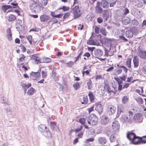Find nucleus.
<instances>
[{"label": "nucleus", "instance_id": "9b49d317", "mask_svg": "<svg viewBox=\"0 0 146 146\" xmlns=\"http://www.w3.org/2000/svg\"><path fill=\"white\" fill-rule=\"evenodd\" d=\"M138 56L142 59H146V51L140 50L137 53Z\"/></svg>", "mask_w": 146, "mask_h": 146}, {"label": "nucleus", "instance_id": "e433bc0d", "mask_svg": "<svg viewBox=\"0 0 146 146\" xmlns=\"http://www.w3.org/2000/svg\"><path fill=\"white\" fill-rule=\"evenodd\" d=\"M78 125L76 129H74L76 132H78L81 131L83 128V126L80 124H77Z\"/></svg>", "mask_w": 146, "mask_h": 146}, {"label": "nucleus", "instance_id": "5701e85b", "mask_svg": "<svg viewBox=\"0 0 146 146\" xmlns=\"http://www.w3.org/2000/svg\"><path fill=\"white\" fill-rule=\"evenodd\" d=\"M73 14L74 19H76L81 15V11H73Z\"/></svg>", "mask_w": 146, "mask_h": 146}, {"label": "nucleus", "instance_id": "0e129e2a", "mask_svg": "<svg viewBox=\"0 0 146 146\" xmlns=\"http://www.w3.org/2000/svg\"><path fill=\"white\" fill-rule=\"evenodd\" d=\"M122 101L124 104H125L128 101L127 97L126 96H124L122 99Z\"/></svg>", "mask_w": 146, "mask_h": 146}, {"label": "nucleus", "instance_id": "e2e57ef3", "mask_svg": "<svg viewBox=\"0 0 146 146\" xmlns=\"http://www.w3.org/2000/svg\"><path fill=\"white\" fill-rule=\"evenodd\" d=\"M97 21L99 23H101L103 22V19L101 17H99L97 18Z\"/></svg>", "mask_w": 146, "mask_h": 146}, {"label": "nucleus", "instance_id": "8fccbe9b", "mask_svg": "<svg viewBox=\"0 0 146 146\" xmlns=\"http://www.w3.org/2000/svg\"><path fill=\"white\" fill-rule=\"evenodd\" d=\"M27 39L29 41V43L31 44H32V36L31 35H29L27 37Z\"/></svg>", "mask_w": 146, "mask_h": 146}, {"label": "nucleus", "instance_id": "bb28decb", "mask_svg": "<svg viewBox=\"0 0 146 146\" xmlns=\"http://www.w3.org/2000/svg\"><path fill=\"white\" fill-rule=\"evenodd\" d=\"M35 92V89L32 87L30 88L28 90L27 94L29 96L33 95Z\"/></svg>", "mask_w": 146, "mask_h": 146}, {"label": "nucleus", "instance_id": "423d86ee", "mask_svg": "<svg viewBox=\"0 0 146 146\" xmlns=\"http://www.w3.org/2000/svg\"><path fill=\"white\" fill-rule=\"evenodd\" d=\"M95 36V35L94 33H92L91 37L87 41V44L90 45H95L96 42L94 40H92L93 38H94Z\"/></svg>", "mask_w": 146, "mask_h": 146}, {"label": "nucleus", "instance_id": "7c9ffc66", "mask_svg": "<svg viewBox=\"0 0 146 146\" xmlns=\"http://www.w3.org/2000/svg\"><path fill=\"white\" fill-rule=\"evenodd\" d=\"M1 7L2 10L5 12L7 9L11 8L12 6L10 5H3Z\"/></svg>", "mask_w": 146, "mask_h": 146}, {"label": "nucleus", "instance_id": "aec40b11", "mask_svg": "<svg viewBox=\"0 0 146 146\" xmlns=\"http://www.w3.org/2000/svg\"><path fill=\"white\" fill-rule=\"evenodd\" d=\"M133 33L132 30L127 31L125 33L126 36L130 38H131L133 37Z\"/></svg>", "mask_w": 146, "mask_h": 146}, {"label": "nucleus", "instance_id": "ddd939ff", "mask_svg": "<svg viewBox=\"0 0 146 146\" xmlns=\"http://www.w3.org/2000/svg\"><path fill=\"white\" fill-rule=\"evenodd\" d=\"M100 5L104 9H107L109 7L108 2L106 0H102L100 2Z\"/></svg>", "mask_w": 146, "mask_h": 146}, {"label": "nucleus", "instance_id": "6e6d98bb", "mask_svg": "<svg viewBox=\"0 0 146 146\" xmlns=\"http://www.w3.org/2000/svg\"><path fill=\"white\" fill-rule=\"evenodd\" d=\"M72 9L73 11H80L79 9V7L78 5H76Z\"/></svg>", "mask_w": 146, "mask_h": 146}, {"label": "nucleus", "instance_id": "473e14b6", "mask_svg": "<svg viewBox=\"0 0 146 146\" xmlns=\"http://www.w3.org/2000/svg\"><path fill=\"white\" fill-rule=\"evenodd\" d=\"M121 120L122 122H124L126 121H128L129 120L128 118V117L126 116L125 115H123L121 118Z\"/></svg>", "mask_w": 146, "mask_h": 146}, {"label": "nucleus", "instance_id": "393cba45", "mask_svg": "<svg viewBox=\"0 0 146 146\" xmlns=\"http://www.w3.org/2000/svg\"><path fill=\"white\" fill-rule=\"evenodd\" d=\"M50 124V127L53 130H55L56 128L58 127L56 125V122H51Z\"/></svg>", "mask_w": 146, "mask_h": 146}, {"label": "nucleus", "instance_id": "2f4dec72", "mask_svg": "<svg viewBox=\"0 0 146 146\" xmlns=\"http://www.w3.org/2000/svg\"><path fill=\"white\" fill-rule=\"evenodd\" d=\"M73 87L75 90H77L78 89L80 88V84L79 83L76 82L73 85Z\"/></svg>", "mask_w": 146, "mask_h": 146}, {"label": "nucleus", "instance_id": "de8ad7c7", "mask_svg": "<svg viewBox=\"0 0 146 146\" xmlns=\"http://www.w3.org/2000/svg\"><path fill=\"white\" fill-rule=\"evenodd\" d=\"M74 64V63L73 61H70L66 63V66L68 67H71Z\"/></svg>", "mask_w": 146, "mask_h": 146}, {"label": "nucleus", "instance_id": "49530a36", "mask_svg": "<svg viewBox=\"0 0 146 146\" xmlns=\"http://www.w3.org/2000/svg\"><path fill=\"white\" fill-rule=\"evenodd\" d=\"M86 119L85 118H81L79 119V122L82 125H85L86 123Z\"/></svg>", "mask_w": 146, "mask_h": 146}, {"label": "nucleus", "instance_id": "a878e982", "mask_svg": "<svg viewBox=\"0 0 146 146\" xmlns=\"http://www.w3.org/2000/svg\"><path fill=\"white\" fill-rule=\"evenodd\" d=\"M98 142L100 144H105L107 142V140L105 137H101L98 139Z\"/></svg>", "mask_w": 146, "mask_h": 146}, {"label": "nucleus", "instance_id": "39448f33", "mask_svg": "<svg viewBox=\"0 0 146 146\" xmlns=\"http://www.w3.org/2000/svg\"><path fill=\"white\" fill-rule=\"evenodd\" d=\"M19 62L17 63V65L18 67H20L22 65L24 64L23 63H21V62L24 61L25 58H26V56L23 54H21L19 55Z\"/></svg>", "mask_w": 146, "mask_h": 146}, {"label": "nucleus", "instance_id": "338daca9", "mask_svg": "<svg viewBox=\"0 0 146 146\" xmlns=\"http://www.w3.org/2000/svg\"><path fill=\"white\" fill-rule=\"evenodd\" d=\"M142 71L144 74H146V66L143 67L142 69Z\"/></svg>", "mask_w": 146, "mask_h": 146}, {"label": "nucleus", "instance_id": "4c0bfd02", "mask_svg": "<svg viewBox=\"0 0 146 146\" xmlns=\"http://www.w3.org/2000/svg\"><path fill=\"white\" fill-rule=\"evenodd\" d=\"M105 43L107 45L111 44V40L110 39L105 38L104 39Z\"/></svg>", "mask_w": 146, "mask_h": 146}, {"label": "nucleus", "instance_id": "4be33fe9", "mask_svg": "<svg viewBox=\"0 0 146 146\" xmlns=\"http://www.w3.org/2000/svg\"><path fill=\"white\" fill-rule=\"evenodd\" d=\"M126 78L125 76L123 75V76L120 77L119 78V84L123 83V81H125ZM122 86L119 84V90H121L122 88Z\"/></svg>", "mask_w": 146, "mask_h": 146}, {"label": "nucleus", "instance_id": "f704fd0d", "mask_svg": "<svg viewBox=\"0 0 146 146\" xmlns=\"http://www.w3.org/2000/svg\"><path fill=\"white\" fill-rule=\"evenodd\" d=\"M89 81L87 83L88 89L89 90H91L92 86V83L90 78L89 79Z\"/></svg>", "mask_w": 146, "mask_h": 146}, {"label": "nucleus", "instance_id": "9d476101", "mask_svg": "<svg viewBox=\"0 0 146 146\" xmlns=\"http://www.w3.org/2000/svg\"><path fill=\"white\" fill-rule=\"evenodd\" d=\"M40 19L41 22H46L50 19V17L48 15H42L40 16Z\"/></svg>", "mask_w": 146, "mask_h": 146}, {"label": "nucleus", "instance_id": "c85d7f7f", "mask_svg": "<svg viewBox=\"0 0 146 146\" xmlns=\"http://www.w3.org/2000/svg\"><path fill=\"white\" fill-rule=\"evenodd\" d=\"M46 128V126L45 125L41 124L38 127L39 130L41 132H44Z\"/></svg>", "mask_w": 146, "mask_h": 146}, {"label": "nucleus", "instance_id": "cd10ccee", "mask_svg": "<svg viewBox=\"0 0 146 146\" xmlns=\"http://www.w3.org/2000/svg\"><path fill=\"white\" fill-rule=\"evenodd\" d=\"M133 62L134 66L135 67H137L139 65V62L138 59L137 58L136 56H134L133 59Z\"/></svg>", "mask_w": 146, "mask_h": 146}, {"label": "nucleus", "instance_id": "1a4fd4ad", "mask_svg": "<svg viewBox=\"0 0 146 146\" xmlns=\"http://www.w3.org/2000/svg\"><path fill=\"white\" fill-rule=\"evenodd\" d=\"M100 2L98 1L97 5L95 7V12L97 13L100 14L103 12V9L100 6Z\"/></svg>", "mask_w": 146, "mask_h": 146}, {"label": "nucleus", "instance_id": "f03ea898", "mask_svg": "<svg viewBox=\"0 0 146 146\" xmlns=\"http://www.w3.org/2000/svg\"><path fill=\"white\" fill-rule=\"evenodd\" d=\"M11 4L14 6L12 7L11 10H9L8 12H12L16 13L18 16H20V10L21 9L18 5L16 1L11 3Z\"/></svg>", "mask_w": 146, "mask_h": 146}, {"label": "nucleus", "instance_id": "c9c22d12", "mask_svg": "<svg viewBox=\"0 0 146 146\" xmlns=\"http://www.w3.org/2000/svg\"><path fill=\"white\" fill-rule=\"evenodd\" d=\"M71 13V12H68L65 13L63 17V19H68Z\"/></svg>", "mask_w": 146, "mask_h": 146}, {"label": "nucleus", "instance_id": "7ed1b4c3", "mask_svg": "<svg viewBox=\"0 0 146 146\" xmlns=\"http://www.w3.org/2000/svg\"><path fill=\"white\" fill-rule=\"evenodd\" d=\"M127 137L133 144H138L140 143V142L139 141V140L135 141V140L137 139L138 137L136 136L133 133L129 132L128 133L127 135Z\"/></svg>", "mask_w": 146, "mask_h": 146}, {"label": "nucleus", "instance_id": "774afa93", "mask_svg": "<svg viewBox=\"0 0 146 146\" xmlns=\"http://www.w3.org/2000/svg\"><path fill=\"white\" fill-rule=\"evenodd\" d=\"M84 27V26L83 24H79L78 27V29L82 30Z\"/></svg>", "mask_w": 146, "mask_h": 146}, {"label": "nucleus", "instance_id": "c756f323", "mask_svg": "<svg viewBox=\"0 0 146 146\" xmlns=\"http://www.w3.org/2000/svg\"><path fill=\"white\" fill-rule=\"evenodd\" d=\"M130 21L129 18L127 17H126L123 19L122 22L124 25H126L129 23Z\"/></svg>", "mask_w": 146, "mask_h": 146}, {"label": "nucleus", "instance_id": "4468645a", "mask_svg": "<svg viewBox=\"0 0 146 146\" xmlns=\"http://www.w3.org/2000/svg\"><path fill=\"white\" fill-rule=\"evenodd\" d=\"M108 110L109 114L111 115L115 112L116 111V108L112 105H110L108 106Z\"/></svg>", "mask_w": 146, "mask_h": 146}, {"label": "nucleus", "instance_id": "20e7f679", "mask_svg": "<svg viewBox=\"0 0 146 146\" xmlns=\"http://www.w3.org/2000/svg\"><path fill=\"white\" fill-rule=\"evenodd\" d=\"M104 90L107 92L108 93H111L112 92V90H111L108 81L106 80L104 81Z\"/></svg>", "mask_w": 146, "mask_h": 146}, {"label": "nucleus", "instance_id": "f3484780", "mask_svg": "<svg viewBox=\"0 0 146 146\" xmlns=\"http://www.w3.org/2000/svg\"><path fill=\"white\" fill-rule=\"evenodd\" d=\"M30 75L32 78H34L35 79L38 78L40 77V74L38 72H32L31 73Z\"/></svg>", "mask_w": 146, "mask_h": 146}, {"label": "nucleus", "instance_id": "0eeeda50", "mask_svg": "<svg viewBox=\"0 0 146 146\" xmlns=\"http://www.w3.org/2000/svg\"><path fill=\"white\" fill-rule=\"evenodd\" d=\"M32 59L35 61L36 64L42 63V60L39 57L37 54H34L32 56Z\"/></svg>", "mask_w": 146, "mask_h": 146}, {"label": "nucleus", "instance_id": "a211bd4d", "mask_svg": "<svg viewBox=\"0 0 146 146\" xmlns=\"http://www.w3.org/2000/svg\"><path fill=\"white\" fill-rule=\"evenodd\" d=\"M17 19L16 15L13 14H11L8 17V21L9 22H13L15 21Z\"/></svg>", "mask_w": 146, "mask_h": 146}, {"label": "nucleus", "instance_id": "3c124183", "mask_svg": "<svg viewBox=\"0 0 146 146\" xmlns=\"http://www.w3.org/2000/svg\"><path fill=\"white\" fill-rule=\"evenodd\" d=\"M115 139V136L114 135H111L110 137V140L111 142L114 141Z\"/></svg>", "mask_w": 146, "mask_h": 146}, {"label": "nucleus", "instance_id": "052dcab7", "mask_svg": "<svg viewBox=\"0 0 146 146\" xmlns=\"http://www.w3.org/2000/svg\"><path fill=\"white\" fill-rule=\"evenodd\" d=\"M94 106H92L90 108H88V113L89 114H90L91 112L92 111L94 110Z\"/></svg>", "mask_w": 146, "mask_h": 146}, {"label": "nucleus", "instance_id": "5fc2aeb1", "mask_svg": "<svg viewBox=\"0 0 146 146\" xmlns=\"http://www.w3.org/2000/svg\"><path fill=\"white\" fill-rule=\"evenodd\" d=\"M70 8L69 7H66L64 6L62 7V10L64 12H66L68 11L70 9Z\"/></svg>", "mask_w": 146, "mask_h": 146}, {"label": "nucleus", "instance_id": "58836bf2", "mask_svg": "<svg viewBox=\"0 0 146 146\" xmlns=\"http://www.w3.org/2000/svg\"><path fill=\"white\" fill-rule=\"evenodd\" d=\"M100 33L104 36H106L107 35V32L106 31V29L104 28H102L100 30Z\"/></svg>", "mask_w": 146, "mask_h": 146}, {"label": "nucleus", "instance_id": "09e8293b", "mask_svg": "<svg viewBox=\"0 0 146 146\" xmlns=\"http://www.w3.org/2000/svg\"><path fill=\"white\" fill-rule=\"evenodd\" d=\"M40 3L42 5L46 6L48 3V0H40Z\"/></svg>", "mask_w": 146, "mask_h": 146}, {"label": "nucleus", "instance_id": "13d9d810", "mask_svg": "<svg viewBox=\"0 0 146 146\" xmlns=\"http://www.w3.org/2000/svg\"><path fill=\"white\" fill-rule=\"evenodd\" d=\"M95 32L96 34H98L99 33V28L96 26L95 27Z\"/></svg>", "mask_w": 146, "mask_h": 146}, {"label": "nucleus", "instance_id": "864d4df0", "mask_svg": "<svg viewBox=\"0 0 146 146\" xmlns=\"http://www.w3.org/2000/svg\"><path fill=\"white\" fill-rule=\"evenodd\" d=\"M131 59L130 58H129L127 59L126 64L128 67L130 68L131 67Z\"/></svg>", "mask_w": 146, "mask_h": 146}, {"label": "nucleus", "instance_id": "412c9836", "mask_svg": "<svg viewBox=\"0 0 146 146\" xmlns=\"http://www.w3.org/2000/svg\"><path fill=\"white\" fill-rule=\"evenodd\" d=\"M120 11L121 13V15H126L129 12V10L125 7H123L122 9H120Z\"/></svg>", "mask_w": 146, "mask_h": 146}, {"label": "nucleus", "instance_id": "dca6fc26", "mask_svg": "<svg viewBox=\"0 0 146 146\" xmlns=\"http://www.w3.org/2000/svg\"><path fill=\"white\" fill-rule=\"evenodd\" d=\"M95 108V110H96L99 114H101L103 111V109L102 105L100 104H97Z\"/></svg>", "mask_w": 146, "mask_h": 146}, {"label": "nucleus", "instance_id": "72a5a7b5", "mask_svg": "<svg viewBox=\"0 0 146 146\" xmlns=\"http://www.w3.org/2000/svg\"><path fill=\"white\" fill-rule=\"evenodd\" d=\"M88 96L89 97L90 101L91 102H92L94 100V96L93 93L90 91L89 92Z\"/></svg>", "mask_w": 146, "mask_h": 146}, {"label": "nucleus", "instance_id": "79ce46f5", "mask_svg": "<svg viewBox=\"0 0 146 146\" xmlns=\"http://www.w3.org/2000/svg\"><path fill=\"white\" fill-rule=\"evenodd\" d=\"M31 86V83H29L27 85L26 84L23 83L21 85V86L24 89L25 88H28Z\"/></svg>", "mask_w": 146, "mask_h": 146}, {"label": "nucleus", "instance_id": "680f3d73", "mask_svg": "<svg viewBox=\"0 0 146 146\" xmlns=\"http://www.w3.org/2000/svg\"><path fill=\"white\" fill-rule=\"evenodd\" d=\"M132 24L134 25H137L138 24V22L136 20H133L132 21Z\"/></svg>", "mask_w": 146, "mask_h": 146}, {"label": "nucleus", "instance_id": "6e6552de", "mask_svg": "<svg viewBox=\"0 0 146 146\" xmlns=\"http://www.w3.org/2000/svg\"><path fill=\"white\" fill-rule=\"evenodd\" d=\"M95 57L98 59L99 57L102 56L103 54V51L100 49H97L94 51Z\"/></svg>", "mask_w": 146, "mask_h": 146}, {"label": "nucleus", "instance_id": "bf43d9fd", "mask_svg": "<svg viewBox=\"0 0 146 146\" xmlns=\"http://www.w3.org/2000/svg\"><path fill=\"white\" fill-rule=\"evenodd\" d=\"M141 142L145 143H146V136H143L141 139Z\"/></svg>", "mask_w": 146, "mask_h": 146}, {"label": "nucleus", "instance_id": "a19ab883", "mask_svg": "<svg viewBox=\"0 0 146 146\" xmlns=\"http://www.w3.org/2000/svg\"><path fill=\"white\" fill-rule=\"evenodd\" d=\"M83 101L82 102V104H86L88 103V99L87 96H84L83 98Z\"/></svg>", "mask_w": 146, "mask_h": 146}, {"label": "nucleus", "instance_id": "4d7b16f0", "mask_svg": "<svg viewBox=\"0 0 146 146\" xmlns=\"http://www.w3.org/2000/svg\"><path fill=\"white\" fill-rule=\"evenodd\" d=\"M102 119V120L103 121H104V120H106V122L104 123L106 124L108 123L109 121L108 119V117H107L106 116H104Z\"/></svg>", "mask_w": 146, "mask_h": 146}, {"label": "nucleus", "instance_id": "f8f14e48", "mask_svg": "<svg viewBox=\"0 0 146 146\" xmlns=\"http://www.w3.org/2000/svg\"><path fill=\"white\" fill-rule=\"evenodd\" d=\"M133 119L137 122L141 123L142 122V119L141 118V115L140 114H135L134 116Z\"/></svg>", "mask_w": 146, "mask_h": 146}, {"label": "nucleus", "instance_id": "b1692460", "mask_svg": "<svg viewBox=\"0 0 146 146\" xmlns=\"http://www.w3.org/2000/svg\"><path fill=\"white\" fill-rule=\"evenodd\" d=\"M42 58V63H49L52 61L51 59L49 58L44 57Z\"/></svg>", "mask_w": 146, "mask_h": 146}, {"label": "nucleus", "instance_id": "ea45409f", "mask_svg": "<svg viewBox=\"0 0 146 146\" xmlns=\"http://www.w3.org/2000/svg\"><path fill=\"white\" fill-rule=\"evenodd\" d=\"M83 51L82 50H81L79 55L75 58V60L74 61L75 63H76L78 60L80 58H81V55Z\"/></svg>", "mask_w": 146, "mask_h": 146}, {"label": "nucleus", "instance_id": "6ab92c4d", "mask_svg": "<svg viewBox=\"0 0 146 146\" xmlns=\"http://www.w3.org/2000/svg\"><path fill=\"white\" fill-rule=\"evenodd\" d=\"M112 127L113 129L115 131H117L118 130L119 125L117 121H115L113 122Z\"/></svg>", "mask_w": 146, "mask_h": 146}, {"label": "nucleus", "instance_id": "603ef678", "mask_svg": "<svg viewBox=\"0 0 146 146\" xmlns=\"http://www.w3.org/2000/svg\"><path fill=\"white\" fill-rule=\"evenodd\" d=\"M19 46L21 48L23 52H24L26 51L27 49L25 46L22 44H21Z\"/></svg>", "mask_w": 146, "mask_h": 146}, {"label": "nucleus", "instance_id": "a18cd8bd", "mask_svg": "<svg viewBox=\"0 0 146 146\" xmlns=\"http://www.w3.org/2000/svg\"><path fill=\"white\" fill-rule=\"evenodd\" d=\"M41 74L42 76V78H46L47 76V72L42 70L41 71Z\"/></svg>", "mask_w": 146, "mask_h": 146}, {"label": "nucleus", "instance_id": "69168bd1", "mask_svg": "<svg viewBox=\"0 0 146 146\" xmlns=\"http://www.w3.org/2000/svg\"><path fill=\"white\" fill-rule=\"evenodd\" d=\"M83 135V132H80L78 135L77 136L78 138H82Z\"/></svg>", "mask_w": 146, "mask_h": 146}, {"label": "nucleus", "instance_id": "2eb2a0df", "mask_svg": "<svg viewBox=\"0 0 146 146\" xmlns=\"http://www.w3.org/2000/svg\"><path fill=\"white\" fill-rule=\"evenodd\" d=\"M7 36L9 40H12V33L10 28H9L7 29Z\"/></svg>", "mask_w": 146, "mask_h": 146}, {"label": "nucleus", "instance_id": "c03bdc74", "mask_svg": "<svg viewBox=\"0 0 146 146\" xmlns=\"http://www.w3.org/2000/svg\"><path fill=\"white\" fill-rule=\"evenodd\" d=\"M123 70L125 73H126L127 71V69L125 67L123 66H122L119 67V73H120Z\"/></svg>", "mask_w": 146, "mask_h": 146}, {"label": "nucleus", "instance_id": "f257e3e1", "mask_svg": "<svg viewBox=\"0 0 146 146\" xmlns=\"http://www.w3.org/2000/svg\"><path fill=\"white\" fill-rule=\"evenodd\" d=\"M98 120V118L95 115L92 113L88 117V123L90 125H96Z\"/></svg>", "mask_w": 146, "mask_h": 146}, {"label": "nucleus", "instance_id": "37998d69", "mask_svg": "<svg viewBox=\"0 0 146 146\" xmlns=\"http://www.w3.org/2000/svg\"><path fill=\"white\" fill-rule=\"evenodd\" d=\"M108 10H104L103 13V15L104 17H109V11Z\"/></svg>", "mask_w": 146, "mask_h": 146}]
</instances>
